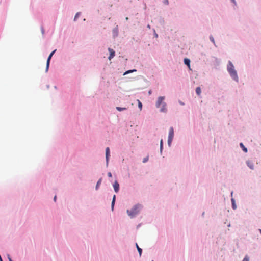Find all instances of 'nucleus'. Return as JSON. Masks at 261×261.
I'll use <instances>...</instances> for the list:
<instances>
[{"mask_svg": "<svg viewBox=\"0 0 261 261\" xmlns=\"http://www.w3.org/2000/svg\"><path fill=\"white\" fill-rule=\"evenodd\" d=\"M227 70L231 76L236 81H238V75L236 71L234 69V66L231 62L229 61L227 65Z\"/></svg>", "mask_w": 261, "mask_h": 261, "instance_id": "obj_1", "label": "nucleus"}, {"mask_svg": "<svg viewBox=\"0 0 261 261\" xmlns=\"http://www.w3.org/2000/svg\"><path fill=\"white\" fill-rule=\"evenodd\" d=\"M139 205H135L132 210H127V212L128 215L132 217H134L135 215L138 213L139 211Z\"/></svg>", "mask_w": 261, "mask_h": 261, "instance_id": "obj_2", "label": "nucleus"}, {"mask_svg": "<svg viewBox=\"0 0 261 261\" xmlns=\"http://www.w3.org/2000/svg\"><path fill=\"white\" fill-rule=\"evenodd\" d=\"M174 137V130L173 128L172 127H170L169 129V136H168V144L169 146H170L173 138Z\"/></svg>", "mask_w": 261, "mask_h": 261, "instance_id": "obj_3", "label": "nucleus"}, {"mask_svg": "<svg viewBox=\"0 0 261 261\" xmlns=\"http://www.w3.org/2000/svg\"><path fill=\"white\" fill-rule=\"evenodd\" d=\"M165 99V97L164 96H160L159 97H158V100L156 102V107L157 108H160L161 107V105H162L163 104V102H164V100Z\"/></svg>", "mask_w": 261, "mask_h": 261, "instance_id": "obj_4", "label": "nucleus"}, {"mask_svg": "<svg viewBox=\"0 0 261 261\" xmlns=\"http://www.w3.org/2000/svg\"><path fill=\"white\" fill-rule=\"evenodd\" d=\"M108 50L110 52V56L108 58L110 60H111V59L114 57L115 52L113 49H111L110 48H108Z\"/></svg>", "mask_w": 261, "mask_h": 261, "instance_id": "obj_5", "label": "nucleus"}, {"mask_svg": "<svg viewBox=\"0 0 261 261\" xmlns=\"http://www.w3.org/2000/svg\"><path fill=\"white\" fill-rule=\"evenodd\" d=\"M113 187L116 193H117L119 190V184L117 181H115L113 184Z\"/></svg>", "mask_w": 261, "mask_h": 261, "instance_id": "obj_6", "label": "nucleus"}, {"mask_svg": "<svg viewBox=\"0 0 261 261\" xmlns=\"http://www.w3.org/2000/svg\"><path fill=\"white\" fill-rule=\"evenodd\" d=\"M161 109L160 111L161 112L166 113L167 111V109L166 108V103L165 102H163V104L161 105Z\"/></svg>", "mask_w": 261, "mask_h": 261, "instance_id": "obj_7", "label": "nucleus"}, {"mask_svg": "<svg viewBox=\"0 0 261 261\" xmlns=\"http://www.w3.org/2000/svg\"><path fill=\"white\" fill-rule=\"evenodd\" d=\"M110 156V151L109 147H107L106 149V158L107 163H108L109 159Z\"/></svg>", "mask_w": 261, "mask_h": 261, "instance_id": "obj_8", "label": "nucleus"}, {"mask_svg": "<svg viewBox=\"0 0 261 261\" xmlns=\"http://www.w3.org/2000/svg\"><path fill=\"white\" fill-rule=\"evenodd\" d=\"M51 57H52V56H51L50 55H49V56L48 57V59H47V63H46V72L48 70V68H49V66L50 61V59H51Z\"/></svg>", "mask_w": 261, "mask_h": 261, "instance_id": "obj_9", "label": "nucleus"}, {"mask_svg": "<svg viewBox=\"0 0 261 261\" xmlns=\"http://www.w3.org/2000/svg\"><path fill=\"white\" fill-rule=\"evenodd\" d=\"M246 163L249 168H250L251 169H254L253 163L252 162H251L250 161H247Z\"/></svg>", "mask_w": 261, "mask_h": 261, "instance_id": "obj_10", "label": "nucleus"}, {"mask_svg": "<svg viewBox=\"0 0 261 261\" xmlns=\"http://www.w3.org/2000/svg\"><path fill=\"white\" fill-rule=\"evenodd\" d=\"M184 63L187 65L189 67H190V60L189 59L185 58L184 59Z\"/></svg>", "mask_w": 261, "mask_h": 261, "instance_id": "obj_11", "label": "nucleus"}, {"mask_svg": "<svg viewBox=\"0 0 261 261\" xmlns=\"http://www.w3.org/2000/svg\"><path fill=\"white\" fill-rule=\"evenodd\" d=\"M196 92L198 95H200L201 92V88L199 87H198L196 89Z\"/></svg>", "mask_w": 261, "mask_h": 261, "instance_id": "obj_12", "label": "nucleus"}, {"mask_svg": "<svg viewBox=\"0 0 261 261\" xmlns=\"http://www.w3.org/2000/svg\"><path fill=\"white\" fill-rule=\"evenodd\" d=\"M240 145L245 152H247V149L246 148L242 143H240Z\"/></svg>", "mask_w": 261, "mask_h": 261, "instance_id": "obj_13", "label": "nucleus"}, {"mask_svg": "<svg viewBox=\"0 0 261 261\" xmlns=\"http://www.w3.org/2000/svg\"><path fill=\"white\" fill-rule=\"evenodd\" d=\"M115 199H116V196L114 195L113 196V200H112V209L113 210V208H114V204H115Z\"/></svg>", "mask_w": 261, "mask_h": 261, "instance_id": "obj_14", "label": "nucleus"}, {"mask_svg": "<svg viewBox=\"0 0 261 261\" xmlns=\"http://www.w3.org/2000/svg\"><path fill=\"white\" fill-rule=\"evenodd\" d=\"M101 178L99 179L98 181L97 182L96 186V190H97L99 187L100 186L101 183Z\"/></svg>", "mask_w": 261, "mask_h": 261, "instance_id": "obj_15", "label": "nucleus"}, {"mask_svg": "<svg viewBox=\"0 0 261 261\" xmlns=\"http://www.w3.org/2000/svg\"><path fill=\"white\" fill-rule=\"evenodd\" d=\"M137 70L136 69H133V70H128L127 71H126L124 74L123 75H126V74H129L130 73H132L133 72H136Z\"/></svg>", "mask_w": 261, "mask_h": 261, "instance_id": "obj_16", "label": "nucleus"}, {"mask_svg": "<svg viewBox=\"0 0 261 261\" xmlns=\"http://www.w3.org/2000/svg\"><path fill=\"white\" fill-rule=\"evenodd\" d=\"M136 247H137V250H138V252H139V253L140 256H141V253H142V249H141V248L138 246V244H137V243H136Z\"/></svg>", "mask_w": 261, "mask_h": 261, "instance_id": "obj_17", "label": "nucleus"}, {"mask_svg": "<svg viewBox=\"0 0 261 261\" xmlns=\"http://www.w3.org/2000/svg\"><path fill=\"white\" fill-rule=\"evenodd\" d=\"M116 109L119 111H121L126 110V108H122V107H117Z\"/></svg>", "mask_w": 261, "mask_h": 261, "instance_id": "obj_18", "label": "nucleus"}, {"mask_svg": "<svg viewBox=\"0 0 261 261\" xmlns=\"http://www.w3.org/2000/svg\"><path fill=\"white\" fill-rule=\"evenodd\" d=\"M138 107L141 110L142 108V104L139 100H138Z\"/></svg>", "mask_w": 261, "mask_h": 261, "instance_id": "obj_19", "label": "nucleus"}, {"mask_svg": "<svg viewBox=\"0 0 261 261\" xmlns=\"http://www.w3.org/2000/svg\"><path fill=\"white\" fill-rule=\"evenodd\" d=\"M148 159H149L148 156H146V158H144V159L143 160V162L144 163L147 162L148 160Z\"/></svg>", "mask_w": 261, "mask_h": 261, "instance_id": "obj_20", "label": "nucleus"}, {"mask_svg": "<svg viewBox=\"0 0 261 261\" xmlns=\"http://www.w3.org/2000/svg\"><path fill=\"white\" fill-rule=\"evenodd\" d=\"M160 149H161V150H162L163 149V140L162 139H161L160 141Z\"/></svg>", "mask_w": 261, "mask_h": 261, "instance_id": "obj_21", "label": "nucleus"}, {"mask_svg": "<svg viewBox=\"0 0 261 261\" xmlns=\"http://www.w3.org/2000/svg\"><path fill=\"white\" fill-rule=\"evenodd\" d=\"M231 201H232V202L233 208L234 209L236 208V206H235V204H234V200L233 199H232Z\"/></svg>", "mask_w": 261, "mask_h": 261, "instance_id": "obj_22", "label": "nucleus"}, {"mask_svg": "<svg viewBox=\"0 0 261 261\" xmlns=\"http://www.w3.org/2000/svg\"><path fill=\"white\" fill-rule=\"evenodd\" d=\"M210 39L211 41L212 42H213L214 43H215L214 39V38H213V36H210Z\"/></svg>", "mask_w": 261, "mask_h": 261, "instance_id": "obj_23", "label": "nucleus"}, {"mask_svg": "<svg viewBox=\"0 0 261 261\" xmlns=\"http://www.w3.org/2000/svg\"><path fill=\"white\" fill-rule=\"evenodd\" d=\"M243 261H249V257L247 256H246L244 257Z\"/></svg>", "mask_w": 261, "mask_h": 261, "instance_id": "obj_24", "label": "nucleus"}, {"mask_svg": "<svg viewBox=\"0 0 261 261\" xmlns=\"http://www.w3.org/2000/svg\"><path fill=\"white\" fill-rule=\"evenodd\" d=\"M56 51V49L54 50V51H53L49 55H50L51 56H53V55L54 54V53H55V51Z\"/></svg>", "mask_w": 261, "mask_h": 261, "instance_id": "obj_25", "label": "nucleus"}, {"mask_svg": "<svg viewBox=\"0 0 261 261\" xmlns=\"http://www.w3.org/2000/svg\"><path fill=\"white\" fill-rule=\"evenodd\" d=\"M80 14V13H77L75 16V17H74V19L75 20L78 17H79V15Z\"/></svg>", "mask_w": 261, "mask_h": 261, "instance_id": "obj_26", "label": "nucleus"}, {"mask_svg": "<svg viewBox=\"0 0 261 261\" xmlns=\"http://www.w3.org/2000/svg\"><path fill=\"white\" fill-rule=\"evenodd\" d=\"M108 176L109 177H112V174L111 172H108Z\"/></svg>", "mask_w": 261, "mask_h": 261, "instance_id": "obj_27", "label": "nucleus"}, {"mask_svg": "<svg viewBox=\"0 0 261 261\" xmlns=\"http://www.w3.org/2000/svg\"><path fill=\"white\" fill-rule=\"evenodd\" d=\"M8 259H9V261H13V260H12V259L10 258V257L9 255H8Z\"/></svg>", "mask_w": 261, "mask_h": 261, "instance_id": "obj_28", "label": "nucleus"}, {"mask_svg": "<svg viewBox=\"0 0 261 261\" xmlns=\"http://www.w3.org/2000/svg\"><path fill=\"white\" fill-rule=\"evenodd\" d=\"M165 3L166 4H168V0H165Z\"/></svg>", "mask_w": 261, "mask_h": 261, "instance_id": "obj_29", "label": "nucleus"}, {"mask_svg": "<svg viewBox=\"0 0 261 261\" xmlns=\"http://www.w3.org/2000/svg\"><path fill=\"white\" fill-rule=\"evenodd\" d=\"M56 199H57V196H55L54 198V200L55 201H56Z\"/></svg>", "mask_w": 261, "mask_h": 261, "instance_id": "obj_30", "label": "nucleus"}, {"mask_svg": "<svg viewBox=\"0 0 261 261\" xmlns=\"http://www.w3.org/2000/svg\"><path fill=\"white\" fill-rule=\"evenodd\" d=\"M125 19H126V20H127L128 19V17H126Z\"/></svg>", "mask_w": 261, "mask_h": 261, "instance_id": "obj_31", "label": "nucleus"}, {"mask_svg": "<svg viewBox=\"0 0 261 261\" xmlns=\"http://www.w3.org/2000/svg\"><path fill=\"white\" fill-rule=\"evenodd\" d=\"M259 232H260V233H261V229H259Z\"/></svg>", "mask_w": 261, "mask_h": 261, "instance_id": "obj_32", "label": "nucleus"}, {"mask_svg": "<svg viewBox=\"0 0 261 261\" xmlns=\"http://www.w3.org/2000/svg\"><path fill=\"white\" fill-rule=\"evenodd\" d=\"M148 28H150V25H148Z\"/></svg>", "mask_w": 261, "mask_h": 261, "instance_id": "obj_33", "label": "nucleus"}, {"mask_svg": "<svg viewBox=\"0 0 261 261\" xmlns=\"http://www.w3.org/2000/svg\"><path fill=\"white\" fill-rule=\"evenodd\" d=\"M233 1H234V0H232Z\"/></svg>", "mask_w": 261, "mask_h": 261, "instance_id": "obj_34", "label": "nucleus"}, {"mask_svg": "<svg viewBox=\"0 0 261 261\" xmlns=\"http://www.w3.org/2000/svg\"><path fill=\"white\" fill-rule=\"evenodd\" d=\"M152 261H153V260H152Z\"/></svg>", "mask_w": 261, "mask_h": 261, "instance_id": "obj_35", "label": "nucleus"}]
</instances>
